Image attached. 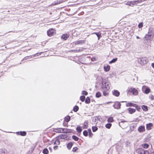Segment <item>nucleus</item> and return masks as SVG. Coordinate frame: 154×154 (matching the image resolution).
<instances>
[{
	"label": "nucleus",
	"mask_w": 154,
	"mask_h": 154,
	"mask_svg": "<svg viewBox=\"0 0 154 154\" xmlns=\"http://www.w3.org/2000/svg\"><path fill=\"white\" fill-rule=\"evenodd\" d=\"M138 2V0L137 1H128L126 3V5L133 7L135 4H136V2Z\"/></svg>",
	"instance_id": "nucleus-5"
},
{
	"label": "nucleus",
	"mask_w": 154,
	"mask_h": 154,
	"mask_svg": "<svg viewBox=\"0 0 154 154\" xmlns=\"http://www.w3.org/2000/svg\"><path fill=\"white\" fill-rule=\"evenodd\" d=\"M42 153L44 154H48L49 153V151L47 148H45L43 150Z\"/></svg>",
	"instance_id": "nucleus-36"
},
{
	"label": "nucleus",
	"mask_w": 154,
	"mask_h": 154,
	"mask_svg": "<svg viewBox=\"0 0 154 154\" xmlns=\"http://www.w3.org/2000/svg\"><path fill=\"white\" fill-rule=\"evenodd\" d=\"M151 66L154 69V63H152Z\"/></svg>",
	"instance_id": "nucleus-62"
},
{
	"label": "nucleus",
	"mask_w": 154,
	"mask_h": 154,
	"mask_svg": "<svg viewBox=\"0 0 154 154\" xmlns=\"http://www.w3.org/2000/svg\"><path fill=\"white\" fill-rule=\"evenodd\" d=\"M43 52H41L40 53H36L35 54H34L33 55V57H34V56H38L39 55H40Z\"/></svg>",
	"instance_id": "nucleus-56"
},
{
	"label": "nucleus",
	"mask_w": 154,
	"mask_h": 154,
	"mask_svg": "<svg viewBox=\"0 0 154 154\" xmlns=\"http://www.w3.org/2000/svg\"><path fill=\"white\" fill-rule=\"evenodd\" d=\"M58 147L57 146H54L53 149L54 150H56L58 149Z\"/></svg>",
	"instance_id": "nucleus-59"
},
{
	"label": "nucleus",
	"mask_w": 154,
	"mask_h": 154,
	"mask_svg": "<svg viewBox=\"0 0 154 154\" xmlns=\"http://www.w3.org/2000/svg\"><path fill=\"white\" fill-rule=\"evenodd\" d=\"M154 98V96L153 95H151L149 96V98L151 100H153Z\"/></svg>",
	"instance_id": "nucleus-58"
},
{
	"label": "nucleus",
	"mask_w": 154,
	"mask_h": 154,
	"mask_svg": "<svg viewBox=\"0 0 154 154\" xmlns=\"http://www.w3.org/2000/svg\"><path fill=\"white\" fill-rule=\"evenodd\" d=\"M60 131L61 133H66V129L67 128H60Z\"/></svg>",
	"instance_id": "nucleus-45"
},
{
	"label": "nucleus",
	"mask_w": 154,
	"mask_h": 154,
	"mask_svg": "<svg viewBox=\"0 0 154 154\" xmlns=\"http://www.w3.org/2000/svg\"><path fill=\"white\" fill-rule=\"evenodd\" d=\"M72 138L75 141H78L79 139V138L78 137L75 135H73L72 136Z\"/></svg>",
	"instance_id": "nucleus-39"
},
{
	"label": "nucleus",
	"mask_w": 154,
	"mask_h": 154,
	"mask_svg": "<svg viewBox=\"0 0 154 154\" xmlns=\"http://www.w3.org/2000/svg\"><path fill=\"white\" fill-rule=\"evenodd\" d=\"M137 61L138 63L140 64L143 65L148 62V59L146 57H142L140 58H137Z\"/></svg>",
	"instance_id": "nucleus-2"
},
{
	"label": "nucleus",
	"mask_w": 154,
	"mask_h": 154,
	"mask_svg": "<svg viewBox=\"0 0 154 154\" xmlns=\"http://www.w3.org/2000/svg\"><path fill=\"white\" fill-rule=\"evenodd\" d=\"M85 96L84 95L81 96L80 97V100L82 102L85 101Z\"/></svg>",
	"instance_id": "nucleus-44"
},
{
	"label": "nucleus",
	"mask_w": 154,
	"mask_h": 154,
	"mask_svg": "<svg viewBox=\"0 0 154 154\" xmlns=\"http://www.w3.org/2000/svg\"><path fill=\"white\" fill-rule=\"evenodd\" d=\"M107 121L109 123H111L113 122L114 120L113 117L110 116L108 119Z\"/></svg>",
	"instance_id": "nucleus-29"
},
{
	"label": "nucleus",
	"mask_w": 154,
	"mask_h": 154,
	"mask_svg": "<svg viewBox=\"0 0 154 154\" xmlns=\"http://www.w3.org/2000/svg\"><path fill=\"white\" fill-rule=\"evenodd\" d=\"M149 33V34H151V35H152L153 34V32H152V28H149V31L148 32V33Z\"/></svg>",
	"instance_id": "nucleus-49"
},
{
	"label": "nucleus",
	"mask_w": 154,
	"mask_h": 154,
	"mask_svg": "<svg viewBox=\"0 0 154 154\" xmlns=\"http://www.w3.org/2000/svg\"><path fill=\"white\" fill-rule=\"evenodd\" d=\"M91 60L92 61H94L96 60V59L95 57H93L91 58Z\"/></svg>",
	"instance_id": "nucleus-57"
},
{
	"label": "nucleus",
	"mask_w": 154,
	"mask_h": 154,
	"mask_svg": "<svg viewBox=\"0 0 154 154\" xmlns=\"http://www.w3.org/2000/svg\"><path fill=\"white\" fill-rule=\"evenodd\" d=\"M63 125L64 126L68 127V122H63Z\"/></svg>",
	"instance_id": "nucleus-53"
},
{
	"label": "nucleus",
	"mask_w": 154,
	"mask_h": 154,
	"mask_svg": "<svg viewBox=\"0 0 154 154\" xmlns=\"http://www.w3.org/2000/svg\"><path fill=\"white\" fill-rule=\"evenodd\" d=\"M83 135L85 137H87L88 135V133L87 130H85L83 132Z\"/></svg>",
	"instance_id": "nucleus-43"
},
{
	"label": "nucleus",
	"mask_w": 154,
	"mask_h": 154,
	"mask_svg": "<svg viewBox=\"0 0 154 154\" xmlns=\"http://www.w3.org/2000/svg\"><path fill=\"white\" fill-rule=\"evenodd\" d=\"M76 131L77 132L80 134L81 133V132L82 131V127L80 126L79 125H78L77 126V127L76 128ZM78 136H79L80 135H78Z\"/></svg>",
	"instance_id": "nucleus-16"
},
{
	"label": "nucleus",
	"mask_w": 154,
	"mask_h": 154,
	"mask_svg": "<svg viewBox=\"0 0 154 154\" xmlns=\"http://www.w3.org/2000/svg\"><path fill=\"white\" fill-rule=\"evenodd\" d=\"M143 26V23L142 22H141L138 25V27L139 28H142Z\"/></svg>",
	"instance_id": "nucleus-55"
},
{
	"label": "nucleus",
	"mask_w": 154,
	"mask_h": 154,
	"mask_svg": "<svg viewBox=\"0 0 154 154\" xmlns=\"http://www.w3.org/2000/svg\"><path fill=\"white\" fill-rule=\"evenodd\" d=\"M66 137V134H60L57 137V138H58L59 139H64L65 140Z\"/></svg>",
	"instance_id": "nucleus-14"
},
{
	"label": "nucleus",
	"mask_w": 154,
	"mask_h": 154,
	"mask_svg": "<svg viewBox=\"0 0 154 154\" xmlns=\"http://www.w3.org/2000/svg\"><path fill=\"white\" fill-rule=\"evenodd\" d=\"M150 89L148 87H147L145 89L143 92L146 94H147L150 92Z\"/></svg>",
	"instance_id": "nucleus-31"
},
{
	"label": "nucleus",
	"mask_w": 154,
	"mask_h": 154,
	"mask_svg": "<svg viewBox=\"0 0 154 154\" xmlns=\"http://www.w3.org/2000/svg\"><path fill=\"white\" fill-rule=\"evenodd\" d=\"M30 151H29L28 152H27L26 154H30Z\"/></svg>",
	"instance_id": "nucleus-64"
},
{
	"label": "nucleus",
	"mask_w": 154,
	"mask_h": 154,
	"mask_svg": "<svg viewBox=\"0 0 154 154\" xmlns=\"http://www.w3.org/2000/svg\"><path fill=\"white\" fill-rule=\"evenodd\" d=\"M0 154H6L5 151L2 149H0Z\"/></svg>",
	"instance_id": "nucleus-51"
},
{
	"label": "nucleus",
	"mask_w": 154,
	"mask_h": 154,
	"mask_svg": "<svg viewBox=\"0 0 154 154\" xmlns=\"http://www.w3.org/2000/svg\"><path fill=\"white\" fill-rule=\"evenodd\" d=\"M16 133L17 135H21L22 136H25L26 135V132L24 131H17L16 132Z\"/></svg>",
	"instance_id": "nucleus-12"
},
{
	"label": "nucleus",
	"mask_w": 154,
	"mask_h": 154,
	"mask_svg": "<svg viewBox=\"0 0 154 154\" xmlns=\"http://www.w3.org/2000/svg\"><path fill=\"white\" fill-rule=\"evenodd\" d=\"M73 145V143L72 142H70L67 144L66 147L68 149L70 150L71 149Z\"/></svg>",
	"instance_id": "nucleus-19"
},
{
	"label": "nucleus",
	"mask_w": 154,
	"mask_h": 154,
	"mask_svg": "<svg viewBox=\"0 0 154 154\" xmlns=\"http://www.w3.org/2000/svg\"><path fill=\"white\" fill-rule=\"evenodd\" d=\"M118 60V58H115L111 60L109 62V64H111L115 63Z\"/></svg>",
	"instance_id": "nucleus-32"
},
{
	"label": "nucleus",
	"mask_w": 154,
	"mask_h": 154,
	"mask_svg": "<svg viewBox=\"0 0 154 154\" xmlns=\"http://www.w3.org/2000/svg\"><path fill=\"white\" fill-rule=\"evenodd\" d=\"M48 148H49V150L51 152H52V149L50 147H49Z\"/></svg>",
	"instance_id": "nucleus-61"
},
{
	"label": "nucleus",
	"mask_w": 154,
	"mask_h": 154,
	"mask_svg": "<svg viewBox=\"0 0 154 154\" xmlns=\"http://www.w3.org/2000/svg\"><path fill=\"white\" fill-rule=\"evenodd\" d=\"M56 140H55V142H54V145H59L60 144V141L59 139L57 138V137H56Z\"/></svg>",
	"instance_id": "nucleus-35"
},
{
	"label": "nucleus",
	"mask_w": 154,
	"mask_h": 154,
	"mask_svg": "<svg viewBox=\"0 0 154 154\" xmlns=\"http://www.w3.org/2000/svg\"><path fill=\"white\" fill-rule=\"evenodd\" d=\"M124 18H122L119 21V23L120 25L122 26L125 24V21H124Z\"/></svg>",
	"instance_id": "nucleus-27"
},
{
	"label": "nucleus",
	"mask_w": 154,
	"mask_h": 154,
	"mask_svg": "<svg viewBox=\"0 0 154 154\" xmlns=\"http://www.w3.org/2000/svg\"><path fill=\"white\" fill-rule=\"evenodd\" d=\"M142 108L144 111H146L148 110V107L146 106L142 105Z\"/></svg>",
	"instance_id": "nucleus-37"
},
{
	"label": "nucleus",
	"mask_w": 154,
	"mask_h": 154,
	"mask_svg": "<svg viewBox=\"0 0 154 154\" xmlns=\"http://www.w3.org/2000/svg\"><path fill=\"white\" fill-rule=\"evenodd\" d=\"M149 146V145L147 143H145L142 146L145 148H147Z\"/></svg>",
	"instance_id": "nucleus-50"
},
{
	"label": "nucleus",
	"mask_w": 154,
	"mask_h": 154,
	"mask_svg": "<svg viewBox=\"0 0 154 154\" xmlns=\"http://www.w3.org/2000/svg\"><path fill=\"white\" fill-rule=\"evenodd\" d=\"M109 90H108V89H106V90H103V94L105 96H107L109 95V93L108 91Z\"/></svg>",
	"instance_id": "nucleus-23"
},
{
	"label": "nucleus",
	"mask_w": 154,
	"mask_h": 154,
	"mask_svg": "<svg viewBox=\"0 0 154 154\" xmlns=\"http://www.w3.org/2000/svg\"><path fill=\"white\" fill-rule=\"evenodd\" d=\"M121 103L120 102H116L113 105V106L115 109H119L121 108Z\"/></svg>",
	"instance_id": "nucleus-4"
},
{
	"label": "nucleus",
	"mask_w": 154,
	"mask_h": 154,
	"mask_svg": "<svg viewBox=\"0 0 154 154\" xmlns=\"http://www.w3.org/2000/svg\"><path fill=\"white\" fill-rule=\"evenodd\" d=\"M66 138L65 140H70L71 139L70 137H68V135L66 134Z\"/></svg>",
	"instance_id": "nucleus-54"
},
{
	"label": "nucleus",
	"mask_w": 154,
	"mask_h": 154,
	"mask_svg": "<svg viewBox=\"0 0 154 154\" xmlns=\"http://www.w3.org/2000/svg\"><path fill=\"white\" fill-rule=\"evenodd\" d=\"M82 94L85 95H87L88 94V92L85 91L83 90L82 91Z\"/></svg>",
	"instance_id": "nucleus-48"
},
{
	"label": "nucleus",
	"mask_w": 154,
	"mask_h": 154,
	"mask_svg": "<svg viewBox=\"0 0 154 154\" xmlns=\"http://www.w3.org/2000/svg\"><path fill=\"white\" fill-rule=\"evenodd\" d=\"M103 69L105 72H107L110 70V67L109 65H108L106 66H104L103 67Z\"/></svg>",
	"instance_id": "nucleus-22"
},
{
	"label": "nucleus",
	"mask_w": 154,
	"mask_h": 154,
	"mask_svg": "<svg viewBox=\"0 0 154 154\" xmlns=\"http://www.w3.org/2000/svg\"><path fill=\"white\" fill-rule=\"evenodd\" d=\"M92 129L93 132H95L97 131L98 129V128L96 126H92Z\"/></svg>",
	"instance_id": "nucleus-40"
},
{
	"label": "nucleus",
	"mask_w": 154,
	"mask_h": 154,
	"mask_svg": "<svg viewBox=\"0 0 154 154\" xmlns=\"http://www.w3.org/2000/svg\"><path fill=\"white\" fill-rule=\"evenodd\" d=\"M63 1H58L57 0L56 1H55L54 2L55 3L54 4V5H58L60 4L61 3H62L63 2Z\"/></svg>",
	"instance_id": "nucleus-46"
},
{
	"label": "nucleus",
	"mask_w": 154,
	"mask_h": 154,
	"mask_svg": "<svg viewBox=\"0 0 154 154\" xmlns=\"http://www.w3.org/2000/svg\"><path fill=\"white\" fill-rule=\"evenodd\" d=\"M79 110V107L77 105H75L73 108V110L75 112H77Z\"/></svg>",
	"instance_id": "nucleus-34"
},
{
	"label": "nucleus",
	"mask_w": 154,
	"mask_h": 154,
	"mask_svg": "<svg viewBox=\"0 0 154 154\" xmlns=\"http://www.w3.org/2000/svg\"><path fill=\"white\" fill-rule=\"evenodd\" d=\"M30 56H27V57H25L22 60H21V61H22L23 60H26L28 59V57H30Z\"/></svg>",
	"instance_id": "nucleus-60"
},
{
	"label": "nucleus",
	"mask_w": 154,
	"mask_h": 154,
	"mask_svg": "<svg viewBox=\"0 0 154 154\" xmlns=\"http://www.w3.org/2000/svg\"><path fill=\"white\" fill-rule=\"evenodd\" d=\"M134 107H135V109H136L137 111H139L140 109V107L137 105V104H135V106Z\"/></svg>",
	"instance_id": "nucleus-47"
},
{
	"label": "nucleus",
	"mask_w": 154,
	"mask_h": 154,
	"mask_svg": "<svg viewBox=\"0 0 154 154\" xmlns=\"http://www.w3.org/2000/svg\"><path fill=\"white\" fill-rule=\"evenodd\" d=\"M126 106L127 107H134L136 104L132 103L131 102H128L127 103L126 101Z\"/></svg>",
	"instance_id": "nucleus-21"
},
{
	"label": "nucleus",
	"mask_w": 154,
	"mask_h": 154,
	"mask_svg": "<svg viewBox=\"0 0 154 154\" xmlns=\"http://www.w3.org/2000/svg\"><path fill=\"white\" fill-rule=\"evenodd\" d=\"M112 94L115 96L118 97L120 94V92L117 90H114L112 91Z\"/></svg>",
	"instance_id": "nucleus-8"
},
{
	"label": "nucleus",
	"mask_w": 154,
	"mask_h": 154,
	"mask_svg": "<svg viewBox=\"0 0 154 154\" xmlns=\"http://www.w3.org/2000/svg\"><path fill=\"white\" fill-rule=\"evenodd\" d=\"M127 95L132 94L134 95H136L138 94V91L134 88H131L127 90Z\"/></svg>",
	"instance_id": "nucleus-1"
},
{
	"label": "nucleus",
	"mask_w": 154,
	"mask_h": 154,
	"mask_svg": "<svg viewBox=\"0 0 154 154\" xmlns=\"http://www.w3.org/2000/svg\"><path fill=\"white\" fill-rule=\"evenodd\" d=\"M86 40H81L75 41L74 42L75 45H82L85 43Z\"/></svg>",
	"instance_id": "nucleus-6"
},
{
	"label": "nucleus",
	"mask_w": 154,
	"mask_h": 154,
	"mask_svg": "<svg viewBox=\"0 0 154 154\" xmlns=\"http://www.w3.org/2000/svg\"><path fill=\"white\" fill-rule=\"evenodd\" d=\"M78 149V148L77 147H74L73 148L72 151L73 152H75Z\"/></svg>",
	"instance_id": "nucleus-52"
},
{
	"label": "nucleus",
	"mask_w": 154,
	"mask_h": 154,
	"mask_svg": "<svg viewBox=\"0 0 154 154\" xmlns=\"http://www.w3.org/2000/svg\"><path fill=\"white\" fill-rule=\"evenodd\" d=\"M112 124L111 123L108 122V123L105 125V126L106 128L110 129L112 126Z\"/></svg>",
	"instance_id": "nucleus-38"
},
{
	"label": "nucleus",
	"mask_w": 154,
	"mask_h": 154,
	"mask_svg": "<svg viewBox=\"0 0 154 154\" xmlns=\"http://www.w3.org/2000/svg\"><path fill=\"white\" fill-rule=\"evenodd\" d=\"M109 84L108 83L107 85H101V87L100 88V90L101 91L103 90H106V89H108L109 90L110 89V86H108Z\"/></svg>",
	"instance_id": "nucleus-9"
},
{
	"label": "nucleus",
	"mask_w": 154,
	"mask_h": 154,
	"mask_svg": "<svg viewBox=\"0 0 154 154\" xmlns=\"http://www.w3.org/2000/svg\"><path fill=\"white\" fill-rule=\"evenodd\" d=\"M138 131L139 132H142L145 131V127L144 126H140L138 128Z\"/></svg>",
	"instance_id": "nucleus-13"
},
{
	"label": "nucleus",
	"mask_w": 154,
	"mask_h": 154,
	"mask_svg": "<svg viewBox=\"0 0 154 154\" xmlns=\"http://www.w3.org/2000/svg\"><path fill=\"white\" fill-rule=\"evenodd\" d=\"M130 142H126L125 144H126V145H128V144H130Z\"/></svg>",
	"instance_id": "nucleus-63"
},
{
	"label": "nucleus",
	"mask_w": 154,
	"mask_h": 154,
	"mask_svg": "<svg viewBox=\"0 0 154 154\" xmlns=\"http://www.w3.org/2000/svg\"><path fill=\"white\" fill-rule=\"evenodd\" d=\"M70 117L69 115L67 116L64 118V122H68L70 120Z\"/></svg>",
	"instance_id": "nucleus-24"
},
{
	"label": "nucleus",
	"mask_w": 154,
	"mask_h": 154,
	"mask_svg": "<svg viewBox=\"0 0 154 154\" xmlns=\"http://www.w3.org/2000/svg\"><path fill=\"white\" fill-rule=\"evenodd\" d=\"M69 37V34L67 33L63 34L61 37V38L64 40H66Z\"/></svg>",
	"instance_id": "nucleus-11"
},
{
	"label": "nucleus",
	"mask_w": 154,
	"mask_h": 154,
	"mask_svg": "<svg viewBox=\"0 0 154 154\" xmlns=\"http://www.w3.org/2000/svg\"><path fill=\"white\" fill-rule=\"evenodd\" d=\"M85 103L86 104H89L91 102V99L90 98L88 97H87L85 100Z\"/></svg>",
	"instance_id": "nucleus-33"
},
{
	"label": "nucleus",
	"mask_w": 154,
	"mask_h": 154,
	"mask_svg": "<svg viewBox=\"0 0 154 154\" xmlns=\"http://www.w3.org/2000/svg\"><path fill=\"white\" fill-rule=\"evenodd\" d=\"M128 110L129 113L130 114H132L133 113L135 112L136 111L135 109H133L131 107L128 108Z\"/></svg>",
	"instance_id": "nucleus-18"
},
{
	"label": "nucleus",
	"mask_w": 154,
	"mask_h": 154,
	"mask_svg": "<svg viewBox=\"0 0 154 154\" xmlns=\"http://www.w3.org/2000/svg\"><path fill=\"white\" fill-rule=\"evenodd\" d=\"M60 128H54L53 131L57 133H61Z\"/></svg>",
	"instance_id": "nucleus-28"
},
{
	"label": "nucleus",
	"mask_w": 154,
	"mask_h": 154,
	"mask_svg": "<svg viewBox=\"0 0 154 154\" xmlns=\"http://www.w3.org/2000/svg\"><path fill=\"white\" fill-rule=\"evenodd\" d=\"M136 126L137 125L135 124L131 125L130 127V130L128 131L127 132V133H128L131 132L132 131H134L136 128Z\"/></svg>",
	"instance_id": "nucleus-10"
},
{
	"label": "nucleus",
	"mask_w": 154,
	"mask_h": 154,
	"mask_svg": "<svg viewBox=\"0 0 154 154\" xmlns=\"http://www.w3.org/2000/svg\"><path fill=\"white\" fill-rule=\"evenodd\" d=\"M88 132L89 137L90 138L91 137H92L93 134L91 132V129L90 128H88Z\"/></svg>",
	"instance_id": "nucleus-26"
},
{
	"label": "nucleus",
	"mask_w": 154,
	"mask_h": 154,
	"mask_svg": "<svg viewBox=\"0 0 154 154\" xmlns=\"http://www.w3.org/2000/svg\"><path fill=\"white\" fill-rule=\"evenodd\" d=\"M107 80L105 79H102V81L101 82V85H107Z\"/></svg>",
	"instance_id": "nucleus-30"
},
{
	"label": "nucleus",
	"mask_w": 154,
	"mask_h": 154,
	"mask_svg": "<svg viewBox=\"0 0 154 154\" xmlns=\"http://www.w3.org/2000/svg\"><path fill=\"white\" fill-rule=\"evenodd\" d=\"M153 126V124L152 123H150L147 124L146 125V128L148 130H150L151 129V127Z\"/></svg>",
	"instance_id": "nucleus-25"
},
{
	"label": "nucleus",
	"mask_w": 154,
	"mask_h": 154,
	"mask_svg": "<svg viewBox=\"0 0 154 154\" xmlns=\"http://www.w3.org/2000/svg\"><path fill=\"white\" fill-rule=\"evenodd\" d=\"M55 32V30L53 28H51L47 31V34L48 36H52Z\"/></svg>",
	"instance_id": "nucleus-3"
},
{
	"label": "nucleus",
	"mask_w": 154,
	"mask_h": 154,
	"mask_svg": "<svg viewBox=\"0 0 154 154\" xmlns=\"http://www.w3.org/2000/svg\"><path fill=\"white\" fill-rule=\"evenodd\" d=\"M93 34H95L98 38V40H99L102 37L101 33L100 32H94L92 33Z\"/></svg>",
	"instance_id": "nucleus-15"
},
{
	"label": "nucleus",
	"mask_w": 154,
	"mask_h": 154,
	"mask_svg": "<svg viewBox=\"0 0 154 154\" xmlns=\"http://www.w3.org/2000/svg\"><path fill=\"white\" fill-rule=\"evenodd\" d=\"M151 34L147 33L146 34L145 36L144 37V42L145 43L146 42V41H147L148 40H150L152 38V35Z\"/></svg>",
	"instance_id": "nucleus-7"
},
{
	"label": "nucleus",
	"mask_w": 154,
	"mask_h": 154,
	"mask_svg": "<svg viewBox=\"0 0 154 154\" xmlns=\"http://www.w3.org/2000/svg\"><path fill=\"white\" fill-rule=\"evenodd\" d=\"M88 121H85L84 123L83 126L82 127L84 129H86L88 127Z\"/></svg>",
	"instance_id": "nucleus-17"
},
{
	"label": "nucleus",
	"mask_w": 154,
	"mask_h": 154,
	"mask_svg": "<svg viewBox=\"0 0 154 154\" xmlns=\"http://www.w3.org/2000/svg\"><path fill=\"white\" fill-rule=\"evenodd\" d=\"M125 122V120H122L121 121V122L119 123V125L120 127H121L123 129H125V127H123L121 126V123L124 124Z\"/></svg>",
	"instance_id": "nucleus-42"
},
{
	"label": "nucleus",
	"mask_w": 154,
	"mask_h": 154,
	"mask_svg": "<svg viewBox=\"0 0 154 154\" xmlns=\"http://www.w3.org/2000/svg\"><path fill=\"white\" fill-rule=\"evenodd\" d=\"M101 93L99 91H98L96 93L95 96L96 97L98 98L100 97L101 96Z\"/></svg>",
	"instance_id": "nucleus-41"
},
{
	"label": "nucleus",
	"mask_w": 154,
	"mask_h": 154,
	"mask_svg": "<svg viewBox=\"0 0 154 154\" xmlns=\"http://www.w3.org/2000/svg\"><path fill=\"white\" fill-rule=\"evenodd\" d=\"M76 131L72 129L67 128L66 133H72L73 134H75Z\"/></svg>",
	"instance_id": "nucleus-20"
}]
</instances>
